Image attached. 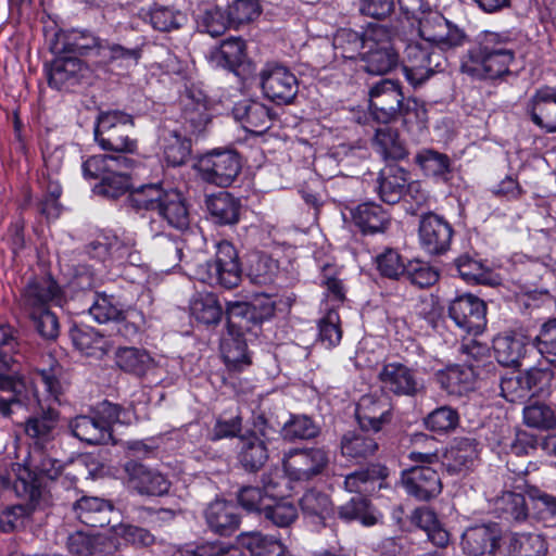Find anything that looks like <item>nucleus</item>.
<instances>
[{"mask_svg":"<svg viewBox=\"0 0 556 556\" xmlns=\"http://www.w3.org/2000/svg\"><path fill=\"white\" fill-rule=\"evenodd\" d=\"M70 334L75 348L87 356L102 357L109 350L108 341L93 328L75 326Z\"/></svg>","mask_w":556,"mask_h":556,"instance_id":"nucleus-47","label":"nucleus"},{"mask_svg":"<svg viewBox=\"0 0 556 556\" xmlns=\"http://www.w3.org/2000/svg\"><path fill=\"white\" fill-rule=\"evenodd\" d=\"M377 184L380 199L389 204L397 203L406 191H418L419 188L418 184H408V173L395 164L380 170Z\"/></svg>","mask_w":556,"mask_h":556,"instance_id":"nucleus-22","label":"nucleus"},{"mask_svg":"<svg viewBox=\"0 0 556 556\" xmlns=\"http://www.w3.org/2000/svg\"><path fill=\"white\" fill-rule=\"evenodd\" d=\"M405 491L418 501H429L442 491L439 473L430 466H413L402 472Z\"/></svg>","mask_w":556,"mask_h":556,"instance_id":"nucleus-18","label":"nucleus"},{"mask_svg":"<svg viewBox=\"0 0 556 556\" xmlns=\"http://www.w3.org/2000/svg\"><path fill=\"white\" fill-rule=\"evenodd\" d=\"M157 213L174 228L182 230L189 225V212L186 200L177 189L170 188L165 191L157 207Z\"/></svg>","mask_w":556,"mask_h":556,"instance_id":"nucleus-36","label":"nucleus"},{"mask_svg":"<svg viewBox=\"0 0 556 556\" xmlns=\"http://www.w3.org/2000/svg\"><path fill=\"white\" fill-rule=\"evenodd\" d=\"M355 416L362 430L378 432L393 418V405L386 394H364L356 404Z\"/></svg>","mask_w":556,"mask_h":556,"instance_id":"nucleus-16","label":"nucleus"},{"mask_svg":"<svg viewBox=\"0 0 556 556\" xmlns=\"http://www.w3.org/2000/svg\"><path fill=\"white\" fill-rule=\"evenodd\" d=\"M493 513L509 523H521L529 518L526 496L514 491H505L493 501Z\"/></svg>","mask_w":556,"mask_h":556,"instance_id":"nucleus-34","label":"nucleus"},{"mask_svg":"<svg viewBox=\"0 0 556 556\" xmlns=\"http://www.w3.org/2000/svg\"><path fill=\"white\" fill-rule=\"evenodd\" d=\"M189 307L191 315L204 325H217L224 313L217 296L212 292L194 293Z\"/></svg>","mask_w":556,"mask_h":556,"instance_id":"nucleus-44","label":"nucleus"},{"mask_svg":"<svg viewBox=\"0 0 556 556\" xmlns=\"http://www.w3.org/2000/svg\"><path fill=\"white\" fill-rule=\"evenodd\" d=\"M232 113L242 127L251 134L262 135L271 126V111L258 101H240L235 105Z\"/></svg>","mask_w":556,"mask_h":556,"instance_id":"nucleus-25","label":"nucleus"},{"mask_svg":"<svg viewBox=\"0 0 556 556\" xmlns=\"http://www.w3.org/2000/svg\"><path fill=\"white\" fill-rule=\"evenodd\" d=\"M101 47L99 40L89 31L70 30L59 31L54 36L50 49L54 54L84 55L90 50Z\"/></svg>","mask_w":556,"mask_h":556,"instance_id":"nucleus-27","label":"nucleus"},{"mask_svg":"<svg viewBox=\"0 0 556 556\" xmlns=\"http://www.w3.org/2000/svg\"><path fill=\"white\" fill-rule=\"evenodd\" d=\"M61 472L60 460L49 456L41 447H35L26 466L12 464L10 468L0 469V488L30 502H39L43 480H54Z\"/></svg>","mask_w":556,"mask_h":556,"instance_id":"nucleus-2","label":"nucleus"},{"mask_svg":"<svg viewBox=\"0 0 556 556\" xmlns=\"http://www.w3.org/2000/svg\"><path fill=\"white\" fill-rule=\"evenodd\" d=\"M502 538L497 525H480L468 528L462 536V548L468 556H495Z\"/></svg>","mask_w":556,"mask_h":556,"instance_id":"nucleus-20","label":"nucleus"},{"mask_svg":"<svg viewBox=\"0 0 556 556\" xmlns=\"http://www.w3.org/2000/svg\"><path fill=\"white\" fill-rule=\"evenodd\" d=\"M502 549L506 556H545L547 546L538 533L510 532L502 539Z\"/></svg>","mask_w":556,"mask_h":556,"instance_id":"nucleus-29","label":"nucleus"},{"mask_svg":"<svg viewBox=\"0 0 556 556\" xmlns=\"http://www.w3.org/2000/svg\"><path fill=\"white\" fill-rule=\"evenodd\" d=\"M206 210L214 223L235 225L239 222L240 201L228 192H219L206 198Z\"/></svg>","mask_w":556,"mask_h":556,"instance_id":"nucleus-37","label":"nucleus"},{"mask_svg":"<svg viewBox=\"0 0 556 556\" xmlns=\"http://www.w3.org/2000/svg\"><path fill=\"white\" fill-rule=\"evenodd\" d=\"M515 61V51L507 41H501L498 35L490 34L477 48L469 51L462 70L476 78L496 79L509 74Z\"/></svg>","mask_w":556,"mask_h":556,"instance_id":"nucleus-3","label":"nucleus"},{"mask_svg":"<svg viewBox=\"0 0 556 556\" xmlns=\"http://www.w3.org/2000/svg\"><path fill=\"white\" fill-rule=\"evenodd\" d=\"M197 169L204 181L228 187L239 175L241 162L235 151L213 150L199 159Z\"/></svg>","mask_w":556,"mask_h":556,"instance_id":"nucleus-10","label":"nucleus"},{"mask_svg":"<svg viewBox=\"0 0 556 556\" xmlns=\"http://www.w3.org/2000/svg\"><path fill=\"white\" fill-rule=\"evenodd\" d=\"M55 55L56 58L52 61L48 73L49 85L55 89H61L66 84L77 83L85 71L81 60L68 54Z\"/></svg>","mask_w":556,"mask_h":556,"instance_id":"nucleus-35","label":"nucleus"},{"mask_svg":"<svg viewBox=\"0 0 556 556\" xmlns=\"http://www.w3.org/2000/svg\"><path fill=\"white\" fill-rule=\"evenodd\" d=\"M527 112L544 132H556V89L548 86L536 89L528 101Z\"/></svg>","mask_w":556,"mask_h":556,"instance_id":"nucleus-21","label":"nucleus"},{"mask_svg":"<svg viewBox=\"0 0 556 556\" xmlns=\"http://www.w3.org/2000/svg\"><path fill=\"white\" fill-rule=\"evenodd\" d=\"M61 294V289L51 277H41L30 280L21 295V306L27 313L49 308V304Z\"/></svg>","mask_w":556,"mask_h":556,"instance_id":"nucleus-23","label":"nucleus"},{"mask_svg":"<svg viewBox=\"0 0 556 556\" xmlns=\"http://www.w3.org/2000/svg\"><path fill=\"white\" fill-rule=\"evenodd\" d=\"M366 430L349 431L341 439V452L343 456L361 459L372 456L378 450L375 438L365 433Z\"/></svg>","mask_w":556,"mask_h":556,"instance_id":"nucleus-50","label":"nucleus"},{"mask_svg":"<svg viewBox=\"0 0 556 556\" xmlns=\"http://www.w3.org/2000/svg\"><path fill=\"white\" fill-rule=\"evenodd\" d=\"M387 467L381 465H371L370 467L352 472L345 477L344 488L349 492L369 493L375 490L376 484L388 477Z\"/></svg>","mask_w":556,"mask_h":556,"instance_id":"nucleus-51","label":"nucleus"},{"mask_svg":"<svg viewBox=\"0 0 556 556\" xmlns=\"http://www.w3.org/2000/svg\"><path fill=\"white\" fill-rule=\"evenodd\" d=\"M541 356L552 366L556 367V318L544 323L533 341Z\"/></svg>","mask_w":556,"mask_h":556,"instance_id":"nucleus-62","label":"nucleus"},{"mask_svg":"<svg viewBox=\"0 0 556 556\" xmlns=\"http://www.w3.org/2000/svg\"><path fill=\"white\" fill-rule=\"evenodd\" d=\"M274 313L275 302L267 295L257 296L252 302L228 303L227 327L222 337L220 352L229 369L242 370L251 364L243 331L271 318Z\"/></svg>","mask_w":556,"mask_h":556,"instance_id":"nucleus-1","label":"nucleus"},{"mask_svg":"<svg viewBox=\"0 0 556 556\" xmlns=\"http://www.w3.org/2000/svg\"><path fill=\"white\" fill-rule=\"evenodd\" d=\"M416 163L429 176L445 177L451 172L450 157L432 149L421 150L416 155Z\"/></svg>","mask_w":556,"mask_h":556,"instance_id":"nucleus-61","label":"nucleus"},{"mask_svg":"<svg viewBox=\"0 0 556 556\" xmlns=\"http://www.w3.org/2000/svg\"><path fill=\"white\" fill-rule=\"evenodd\" d=\"M208 528L219 535L232 534L240 525L238 508L230 502L216 500L204 511Z\"/></svg>","mask_w":556,"mask_h":556,"instance_id":"nucleus-26","label":"nucleus"},{"mask_svg":"<svg viewBox=\"0 0 556 556\" xmlns=\"http://www.w3.org/2000/svg\"><path fill=\"white\" fill-rule=\"evenodd\" d=\"M89 314L99 324L118 321L122 317H140V313L135 309H125L123 305L113 296L106 294H94L93 302L89 307Z\"/></svg>","mask_w":556,"mask_h":556,"instance_id":"nucleus-41","label":"nucleus"},{"mask_svg":"<svg viewBox=\"0 0 556 556\" xmlns=\"http://www.w3.org/2000/svg\"><path fill=\"white\" fill-rule=\"evenodd\" d=\"M135 161L126 156V162H119L117 168L104 176L103 180L94 186L93 191L109 199H117L126 193L130 187L129 170Z\"/></svg>","mask_w":556,"mask_h":556,"instance_id":"nucleus-40","label":"nucleus"},{"mask_svg":"<svg viewBox=\"0 0 556 556\" xmlns=\"http://www.w3.org/2000/svg\"><path fill=\"white\" fill-rule=\"evenodd\" d=\"M245 56V45L241 38H228L220 46L214 49L210 54L211 62L229 71H235L240 66Z\"/></svg>","mask_w":556,"mask_h":556,"instance_id":"nucleus-48","label":"nucleus"},{"mask_svg":"<svg viewBox=\"0 0 556 556\" xmlns=\"http://www.w3.org/2000/svg\"><path fill=\"white\" fill-rule=\"evenodd\" d=\"M264 94L274 102L291 103L298 93V79L286 66L267 63L260 73Z\"/></svg>","mask_w":556,"mask_h":556,"instance_id":"nucleus-12","label":"nucleus"},{"mask_svg":"<svg viewBox=\"0 0 556 556\" xmlns=\"http://www.w3.org/2000/svg\"><path fill=\"white\" fill-rule=\"evenodd\" d=\"M485 304L472 294L456 298L448 307L450 317L467 333H480L485 324Z\"/></svg>","mask_w":556,"mask_h":556,"instance_id":"nucleus-17","label":"nucleus"},{"mask_svg":"<svg viewBox=\"0 0 556 556\" xmlns=\"http://www.w3.org/2000/svg\"><path fill=\"white\" fill-rule=\"evenodd\" d=\"M453 237L452 226L434 213L424 214L419 223L421 247L430 254H442L450 248Z\"/></svg>","mask_w":556,"mask_h":556,"instance_id":"nucleus-19","label":"nucleus"},{"mask_svg":"<svg viewBox=\"0 0 556 556\" xmlns=\"http://www.w3.org/2000/svg\"><path fill=\"white\" fill-rule=\"evenodd\" d=\"M214 260L199 264L194 277L210 286L232 289L241 281V265L238 252L232 243L222 241L216 245Z\"/></svg>","mask_w":556,"mask_h":556,"instance_id":"nucleus-5","label":"nucleus"},{"mask_svg":"<svg viewBox=\"0 0 556 556\" xmlns=\"http://www.w3.org/2000/svg\"><path fill=\"white\" fill-rule=\"evenodd\" d=\"M439 381L450 394L462 395L473 389L475 372L468 366H450L440 372Z\"/></svg>","mask_w":556,"mask_h":556,"instance_id":"nucleus-52","label":"nucleus"},{"mask_svg":"<svg viewBox=\"0 0 556 556\" xmlns=\"http://www.w3.org/2000/svg\"><path fill=\"white\" fill-rule=\"evenodd\" d=\"M338 516L345 522L358 521L366 527L376 525L380 518L370 501L363 495H355L341 505Z\"/></svg>","mask_w":556,"mask_h":556,"instance_id":"nucleus-42","label":"nucleus"},{"mask_svg":"<svg viewBox=\"0 0 556 556\" xmlns=\"http://www.w3.org/2000/svg\"><path fill=\"white\" fill-rule=\"evenodd\" d=\"M166 138L164 155L168 164L179 166L187 162L191 151V137L185 131L173 129Z\"/></svg>","mask_w":556,"mask_h":556,"instance_id":"nucleus-54","label":"nucleus"},{"mask_svg":"<svg viewBox=\"0 0 556 556\" xmlns=\"http://www.w3.org/2000/svg\"><path fill=\"white\" fill-rule=\"evenodd\" d=\"M354 224L364 233L384 232L390 224L388 213L378 204L366 202L359 204L353 212Z\"/></svg>","mask_w":556,"mask_h":556,"instance_id":"nucleus-38","label":"nucleus"},{"mask_svg":"<svg viewBox=\"0 0 556 556\" xmlns=\"http://www.w3.org/2000/svg\"><path fill=\"white\" fill-rule=\"evenodd\" d=\"M378 381L383 394L396 396H415L422 389V380L416 370L401 363H388L378 374Z\"/></svg>","mask_w":556,"mask_h":556,"instance_id":"nucleus-13","label":"nucleus"},{"mask_svg":"<svg viewBox=\"0 0 556 556\" xmlns=\"http://www.w3.org/2000/svg\"><path fill=\"white\" fill-rule=\"evenodd\" d=\"M181 127L186 135H201L208 122L207 101L201 91H188L181 99Z\"/></svg>","mask_w":556,"mask_h":556,"instance_id":"nucleus-24","label":"nucleus"},{"mask_svg":"<svg viewBox=\"0 0 556 556\" xmlns=\"http://www.w3.org/2000/svg\"><path fill=\"white\" fill-rule=\"evenodd\" d=\"M528 348L526 337L518 333H505L497 336L493 341L496 361L506 367L520 366Z\"/></svg>","mask_w":556,"mask_h":556,"instance_id":"nucleus-31","label":"nucleus"},{"mask_svg":"<svg viewBox=\"0 0 556 556\" xmlns=\"http://www.w3.org/2000/svg\"><path fill=\"white\" fill-rule=\"evenodd\" d=\"M368 94L374 121L388 125L400 119L406 99L399 81L381 79L370 87Z\"/></svg>","mask_w":556,"mask_h":556,"instance_id":"nucleus-8","label":"nucleus"},{"mask_svg":"<svg viewBox=\"0 0 556 556\" xmlns=\"http://www.w3.org/2000/svg\"><path fill=\"white\" fill-rule=\"evenodd\" d=\"M92 412L104 430L111 433L114 424H129L132 416L129 409H125L121 405L109 401H103Z\"/></svg>","mask_w":556,"mask_h":556,"instance_id":"nucleus-63","label":"nucleus"},{"mask_svg":"<svg viewBox=\"0 0 556 556\" xmlns=\"http://www.w3.org/2000/svg\"><path fill=\"white\" fill-rule=\"evenodd\" d=\"M184 241L178 237L157 233L151 242V253L164 270L175 268L182 261Z\"/></svg>","mask_w":556,"mask_h":556,"instance_id":"nucleus-32","label":"nucleus"},{"mask_svg":"<svg viewBox=\"0 0 556 556\" xmlns=\"http://www.w3.org/2000/svg\"><path fill=\"white\" fill-rule=\"evenodd\" d=\"M136 240L132 236L103 235L90 242L89 253L94 257L111 255L116 261H124L129 250L135 248Z\"/></svg>","mask_w":556,"mask_h":556,"instance_id":"nucleus-39","label":"nucleus"},{"mask_svg":"<svg viewBox=\"0 0 556 556\" xmlns=\"http://www.w3.org/2000/svg\"><path fill=\"white\" fill-rule=\"evenodd\" d=\"M372 142L384 159L402 160L406 156L405 147L399 139L397 131L389 126L378 128Z\"/></svg>","mask_w":556,"mask_h":556,"instance_id":"nucleus-55","label":"nucleus"},{"mask_svg":"<svg viewBox=\"0 0 556 556\" xmlns=\"http://www.w3.org/2000/svg\"><path fill=\"white\" fill-rule=\"evenodd\" d=\"M526 492L538 519L546 527L556 526V497L535 486H529Z\"/></svg>","mask_w":556,"mask_h":556,"instance_id":"nucleus-57","label":"nucleus"},{"mask_svg":"<svg viewBox=\"0 0 556 556\" xmlns=\"http://www.w3.org/2000/svg\"><path fill=\"white\" fill-rule=\"evenodd\" d=\"M0 391L10 393L9 397L0 396V414L10 417L12 405L29 406L39 402L34 382L23 371L8 374L0 370Z\"/></svg>","mask_w":556,"mask_h":556,"instance_id":"nucleus-15","label":"nucleus"},{"mask_svg":"<svg viewBox=\"0 0 556 556\" xmlns=\"http://www.w3.org/2000/svg\"><path fill=\"white\" fill-rule=\"evenodd\" d=\"M165 191L159 184L143 185L131 191L128 199L137 211H157Z\"/></svg>","mask_w":556,"mask_h":556,"instance_id":"nucleus-60","label":"nucleus"},{"mask_svg":"<svg viewBox=\"0 0 556 556\" xmlns=\"http://www.w3.org/2000/svg\"><path fill=\"white\" fill-rule=\"evenodd\" d=\"M366 40L367 29L362 34L349 28L339 29L332 40L336 58L344 60L362 59Z\"/></svg>","mask_w":556,"mask_h":556,"instance_id":"nucleus-45","label":"nucleus"},{"mask_svg":"<svg viewBox=\"0 0 556 556\" xmlns=\"http://www.w3.org/2000/svg\"><path fill=\"white\" fill-rule=\"evenodd\" d=\"M115 357L122 370L138 377L144 376L154 366L153 358L143 349L119 348Z\"/></svg>","mask_w":556,"mask_h":556,"instance_id":"nucleus-49","label":"nucleus"},{"mask_svg":"<svg viewBox=\"0 0 556 556\" xmlns=\"http://www.w3.org/2000/svg\"><path fill=\"white\" fill-rule=\"evenodd\" d=\"M134 118L122 111L101 112L97 118L94 139L103 150L135 153Z\"/></svg>","mask_w":556,"mask_h":556,"instance_id":"nucleus-4","label":"nucleus"},{"mask_svg":"<svg viewBox=\"0 0 556 556\" xmlns=\"http://www.w3.org/2000/svg\"><path fill=\"white\" fill-rule=\"evenodd\" d=\"M240 443L238 458L241 466L247 471H258L268 460L267 443L254 434L242 437Z\"/></svg>","mask_w":556,"mask_h":556,"instance_id":"nucleus-43","label":"nucleus"},{"mask_svg":"<svg viewBox=\"0 0 556 556\" xmlns=\"http://www.w3.org/2000/svg\"><path fill=\"white\" fill-rule=\"evenodd\" d=\"M58 422V412L49 408L25 421V433L35 441L36 445H42L54 438Z\"/></svg>","mask_w":556,"mask_h":556,"instance_id":"nucleus-46","label":"nucleus"},{"mask_svg":"<svg viewBox=\"0 0 556 556\" xmlns=\"http://www.w3.org/2000/svg\"><path fill=\"white\" fill-rule=\"evenodd\" d=\"M74 509L77 518L92 528H102L110 525L111 516L114 514L111 502L96 496H83L75 503Z\"/></svg>","mask_w":556,"mask_h":556,"instance_id":"nucleus-28","label":"nucleus"},{"mask_svg":"<svg viewBox=\"0 0 556 556\" xmlns=\"http://www.w3.org/2000/svg\"><path fill=\"white\" fill-rule=\"evenodd\" d=\"M264 508L262 514L264 518L280 528L289 527L298 518L295 505L282 498H270Z\"/></svg>","mask_w":556,"mask_h":556,"instance_id":"nucleus-59","label":"nucleus"},{"mask_svg":"<svg viewBox=\"0 0 556 556\" xmlns=\"http://www.w3.org/2000/svg\"><path fill=\"white\" fill-rule=\"evenodd\" d=\"M478 457L475 439L462 438L450 446L443 457L442 464L451 475H458L469 470Z\"/></svg>","mask_w":556,"mask_h":556,"instance_id":"nucleus-30","label":"nucleus"},{"mask_svg":"<svg viewBox=\"0 0 556 556\" xmlns=\"http://www.w3.org/2000/svg\"><path fill=\"white\" fill-rule=\"evenodd\" d=\"M525 424L531 428L540 430H551L556 428V414L546 404L535 403L525 407Z\"/></svg>","mask_w":556,"mask_h":556,"instance_id":"nucleus-64","label":"nucleus"},{"mask_svg":"<svg viewBox=\"0 0 556 556\" xmlns=\"http://www.w3.org/2000/svg\"><path fill=\"white\" fill-rule=\"evenodd\" d=\"M438 48L424 40L409 41L404 50L403 72L410 85L414 87L424 84L433 75L444 61L441 51Z\"/></svg>","mask_w":556,"mask_h":556,"instance_id":"nucleus-7","label":"nucleus"},{"mask_svg":"<svg viewBox=\"0 0 556 556\" xmlns=\"http://www.w3.org/2000/svg\"><path fill=\"white\" fill-rule=\"evenodd\" d=\"M68 428L75 438L90 445L108 444L113 439L112 433L104 430L92 410L88 415H78L71 419Z\"/></svg>","mask_w":556,"mask_h":556,"instance_id":"nucleus-33","label":"nucleus"},{"mask_svg":"<svg viewBox=\"0 0 556 556\" xmlns=\"http://www.w3.org/2000/svg\"><path fill=\"white\" fill-rule=\"evenodd\" d=\"M393 31L386 25L367 28V40L361 61L364 70L372 75H384L399 64V53L392 43Z\"/></svg>","mask_w":556,"mask_h":556,"instance_id":"nucleus-6","label":"nucleus"},{"mask_svg":"<svg viewBox=\"0 0 556 556\" xmlns=\"http://www.w3.org/2000/svg\"><path fill=\"white\" fill-rule=\"evenodd\" d=\"M328 464L329 454L324 447L294 448L282 460L287 477L298 482H308L323 475Z\"/></svg>","mask_w":556,"mask_h":556,"instance_id":"nucleus-9","label":"nucleus"},{"mask_svg":"<svg viewBox=\"0 0 556 556\" xmlns=\"http://www.w3.org/2000/svg\"><path fill=\"white\" fill-rule=\"evenodd\" d=\"M420 39L434 45L439 50L460 46L465 39L464 31L448 22L439 11H422L418 18Z\"/></svg>","mask_w":556,"mask_h":556,"instance_id":"nucleus-11","label":"nucleus"},{"mask_svg":"<svg viewBox=\"0 0 556 556\" xmlns=\"http://www.w3.org/2000/svg\"><path fill=\"white\" fill-rule=\"evenodd\" d=\"M123 479L129 489L141 495L160 496L169 490V481L159 470L134 459L123 464Z\"/></svg>","mask_w":556,"mask_h":556,"instance_id":"nucleus-14","label":"nucleus"},{"mask_svg":"<svg viewBox=\"0 0 556 556\" xmlns=\"http://www.w3.org/2000/svg\"><path fill=\"white\" fill-rule=\"evenodd\" d=\"M238 543L249 549L252 556H271L281 545L279 540L256 531L239 534Z\"/></svg>","mask_w":556,"mask_h":556,"instance_id":"nucleus-58","label":"nucleus"},{"mask_svg":"<svg viewBox=\"0 0 556 556\" xmlns=\"http://www.w3.org/2000/svg\"><path fill=\"white\" fill-rule=\"evenodd\" d=\"M119 162L125 163V155L99 154L88 157L81 165L83 175L86 179L103 180L104 176L112 174Z\"/></svg>","mask_w":556,"mask_h":556,"instance_id":"nucleus-56","label":"nucleus"},{"mask_svg":"<svg viewBox=\"0 0 556 556\" xmlns=\"http://www.w3.org/2000/svg\"><path fill=\"white\" fill-rule=\"evenodd\" d=\"M160 31H172L179 29L187 22V16L179 10L169 7H155L143 17Z\"/></svg>","mask_w":556,"mask_h":556,"instance_id":"nucleus-53","label":"nucleus"}]
</instances>
